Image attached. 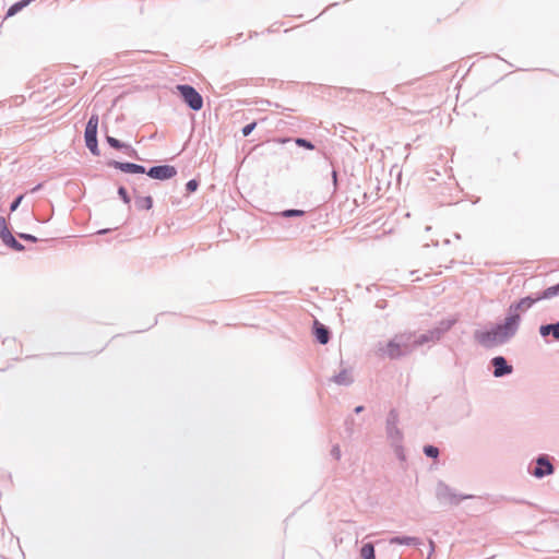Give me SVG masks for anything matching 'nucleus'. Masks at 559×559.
<instances>
[{
	"label": "nucleus",
	"mask_w": 559,
	"mask_h": 559,
	"mask_svg": "<svg viewBox=\"0 0 559 559\" xmlns=\"http://www.w3.org/2000/svg\"><path fill=\"white\" fill-rule=\"evenodd\" d=\"M116 167L124 173H131V174H144L145 168L141 165L133 164V163H116Z\"/></svg>",
	"instance_id": "obj_9"
},
{
	"label": "nucleus",
	"mask_w": 559,
	"mask_h": 559,
	"mask_svg": "<svg viewBox=\"0 0 559 559\" xmlns=\"http://www.w3.org/2000/svg\"><path fill=\"white\" fill-rule=\"evenodd\" d=\"M414 542H415V538H412V537H405V538L395 537L391 540V543H394V544H406V545L413 544Z\"/></svg>",
	"instance_id": "obj_21"
},
{
	"label": "nucleus",
	"mask_w": 559,
	"mask_h": 559,
	"mask_svg": "<svg viewBox=\"0 0 559 559\" xmlns=\"http://www.w3.org/2000/svg\"><path fill=\"white\" fill-rule=\"evenodd\" d=\"M136 204L142 210H150L153 206V199L150 195L148 197H143V198H140L136 201Z\"/></svg>",
	"instance_id": "obj_18"
},
{
	"label": "nucleus",
	"mask_w": 559,
	"mask_h": 559,
	"mask_svg": "<svg viewBox=\"0 0 559 559\" xmlns=\"http://www.w3.org/2000/svg\"><path fill=\"white\" fill-rule=\"evenodd\" d=\"M454 323V321H448L447 323L442 322V331H447L451 328V325Z\"/></svg>",
	"instance_id": "obj_28"
},
{
	"label": "nucleus",
	"mask_w": 559,
	"mask_h": 559,
	"mask_svg": "<svg viewBox=\"0 0 559 559\" xmlns=\"http://www.w3.org/2000/svg\"><path fill=\"white\" fill-rule=\"evenodd\" d=\"M519 325V314L508 316L503 324L488 332L477 334L479 343L485 346H495L513 335Z\"/></svg>",
	"instance_id": "obj_1"
},
{
	"label": "nucleus",
	"mask_w": 559,
	"mask_h": 559,
	"mask_svg": "<svg viewBox=\"0 0 559 559\" xmlns=\"http://www.w3.org/2000/svg\"><path fill=\"white\" fill-rule=\"evenodd\" d=\"M492 365L495 367L493 374L496 377H502L504 374L511 373L512 367L509 366L503 357H495L492 359Z\"/></svg>",
	"instance_id": "obj_7"
},
{
	"label": "nucleus",
	"mask_w": 559,
	"mask_h": 559,
	"mask_svg": "<svg viewBox=\"0 0 559 559\" xmlns=\"http://www.w3.org/2000/svg\"><path fill=\"white\" fill-rule=\"evenodd\" d=\"M360 554L364 559H376L374 548H373V545L370 543L365 544L362 546Z\"/></svg>",
	"instance_id": "obj_16"
},
{
	"label": "nucleus",
	"mask_w": 559,
	"mask_h": 559,
	"mask_svg": "<svg viewBox=\"0 0 559 559\" xmlns=\"http://www.w3.org/2000/svg\"><path fill=\"white\" fill-rule=\"evenodd\" d=\"M107 142L114 148H122L124 146L122 143H120L119 140H117L112 136H107Z\"/></svg>",
	"instance_id": "obj_22"
},
{
	"label": "nucleus",
	"mask_w": 559,
	"mask_h": 559,
	"mask_svg": "<svg viewBox=\"0 0 559 559\" xmlns=\"http://www.w3.org/2000/svg\"><path fill=\"white\" fill-rule=\"evenodd\" d=\"M559 294V284L558 285H555V286H551V287H548L547 289H545L538 297L537 299L539 300H543V299H549V298H552L554 296L558 295Z\"/></svg>",
	"instance_id": "obj_15"
},
{
	"label": "nucleus",
	"mask_w": 559,
	"mask_h": 559,
	"mask_svg": "<svg viewBox=\"0 0 559 559\" xmlns=\"http://www.w3.org/2000/svg\"><path fill=\"white\" fill-rule=\"evenodd\" d=\"M23 199V195H20L14 200V202L11 204V211H15L17 206L20 205L21 201Z\"/></svg>",
	"instance_id": "obj_27"
},
{
	"label": "nucleus",
	"mask_w": 559,
	"mask_h": 559,
	"mask_svg": "<svg viewBox=\"0 0 559 559\" xmlns=\"http://www.w3.org/2000/svg\"><path fill=\"white\" fill-rule=\"evenodd\" d=\"M304 213H305V212H304V211H301V210H287V211L283 212V215H284L285 217H290V216H301V215H304Z\"/></svg>",
	"instance_id": "obj_23"
},
{
	"label": "nucleus",
	"mask_w": 559,
	"mask_h": 559,
	"mask_svg": "<svg viewBox=\"0 0 559 559\" xmlns=\"http://www.w3.org/2000/svg\"><path fill=\"white\" fill-rule=\"evenodd\" d=\"M176 174H177L176 168L170 165L155 166V167H152L147 171V175L151 178L159 179V180L170 179V178L175 177Z\"/></svg>",
	"instance_id": "obj_5"
},
{
	"label": "nucleus",
	"mask_w": 559,
	"mask_h": 559,
	"mask_svg": "<svg viewBox=\"0 0 559 559\" xmlns=\"http://www.w3.org/2000/svg\"><path fill=\"white\" fill-rule=\"evenodd\" d=\"M32 0H22L20 2H16L8 10V16L14 15L16 12L22 10L24 7H26Z\"/></svg>",
	"instance_id": "obj_17"
},
{
	"label": "nucleus",
	"mask_w": 559,
	"mask_h": 559,
	"mask_svg": "<svg viewBox=\"0 0 559 559\" xmlns=\"http://www.w3.org/2000/svg\"><path fill=\"white\" fill-rule=\"evenodd\" d=\"M177 90L182 96L185 103L193 110H200L203 107V98L195 91L194 87L190 85H178Z\"/></svg>",
	"instance_id": "obj_3"
},
{
	"label": "nucleus",
	"mask_w": 559,
	"mask_h": 559,
	"mask_svg": "<svg viewBox=\"0 0 559 559\" xmlns=\"http://www.w3.org/2000/svg\"><path fill=\"white\" fill-rule=\"evenodd\" d=\"M424 452L427 456L436 459L439 454V450L433 445H426Z\"/></svg>",
	"instance_id": "obj_19"
},
{
	"label": "nucleus",
	"mask_w": 559,
	"mask_h": 559,
	"mask_svg": "<svg viewBox=\"0 0 559 559\" xmlns=\"http://www.w3.org/2000/svg\"><path fill=\"white\" fill-rule=\"evenodd\" d=\"M361 411H362V406H358V407H356V408H355V412H356V413H359V412H361Z\"/></svg>",
	"instance_id": "obj_32"
},
{
	"label": "nucleus",
	"mask_w": 559,
	"mask_h": 559,
	"mask_svg": "<svg viewBox=\"0 0 559 559\" xmlns=\"http://www.w3.org/2000/svg\"><path fill=\"white\" fill-rule=\"evenodd\" d=\"M542 336L551 334L556 340H559V322L554 324L542 325L539 329Z\"/></svg>",
	"instance_id": "obj_13"
},
{
	"label": "nucleus",
	"mask_w": 559,
	"mask_h": 559,
	"mask_svg": "<svg viewBox=\"0 0 559 559\" xmlns=\"http://www.w3.org/2000/svg\"><path fill=\"white\" fill-rule=\"evenodd\" d=\"M334 382L341 385L349 384L353 379L348 370H342L338 374L333 378Z\"/></svg>",
	"instance_id": "obj_14"
},
{
	"label": "nucleus",
	"mask_w": 559,
	"mask_h": 559,
	"mask_svg": "<svg viewBox=\"0 0 559 559\" xmlns=\"http://www.w3.org/2000/svg\"><path fill=\"white\" fill-rule=\"evenodd\" d=\"M412 333H402L380 348L381 355L390 359L399 358L412 350Z\"/></svg>",
	"instance_id": "obj_2"
},
{
	"label": "nucleus",
	"mask_w": 559,
	"mask_h": 559,
	"mask_svg": "<svg viewBox=\"0 0 559 559\" xmlns=\"http://www.w3.org/2000/svg\"><path fill=\"white\" fill-rule=\"evenodd\" d=\"M314 335L321 344H326L329 342L328 329L317 320L314 321Z\"/></svg>",
	"instance_id": "obj_11"
},
{
	"label": "nucleus",
	"mask_w": 559,
	"mask_h": 559,
	"mask_svg": "<svg viewBox=\"0 0 559 559\" xmlns=\"http://www.w3.org/2000/svg\"><path fill=\"white\" fill-rule=\"evenodd\" d=\"M197 188H198V182H197L195 180H190V181H188V183H187V189H188L189 191H191V192H192V191H195V190H197Z\"/></svg>",
	"instance_id": "obj_26"
},
{
	"label": "nucleus",
	"mask_w": 559,
	"mask_h": 559,
	"mask_svg": "<svg viewBox=\"0 0 559 559\" xmlns=\"http://www.w3.org/2000/svg\"><path fill=\"white\" fill-rule=\"evenodd\" d=\"M552 472H554L552 465L545 457H539L537 460V466L534 471V475L536 477H543L545 475H550Z\"/></svg>",
	"instance_id": "obj_8"
},
{
	"label": "nucleus",
	"mask_w": 559,
	"mask_h": 559,
	"mask_svg": "<svg viewBox=\"0 0 559 559\" xmlns=\"http://www.w3.org/2000/svg\"><path fill=\"white\" fill-rule=\"evenodd\" d=\"M295 143L298 145V146H301V147H305L307 150H313L314 146L311 142L305 140V139H301V138H298L295 140Z\"/></svg>",
	"instance_id": "obj_20"
},
{
	"label": "nucleus",
	"mask_w": 559,
	"mask_h": 559,
	"mask_svg": "<svg viewBox=\"0 0 559 559\" xmlns=\"http://www.w3.org/2000/svg\"><path fill=\"white\" fill-rule=\"evenodd\" d=\"M0 237L3 240L4 243L20 250L23 247L15 240V238L12 236V234L9 231L7 227H4V230H0Z\"/></svg>",
	"instance_id": "obj_12"
},
{
	"label": "nucleus",
	"mask_w": 559,
	"mask_h": 559,
	"mask_svg": "<svg viewBox=\"0 0 559 559\" xmlns=\"http://www.w3.org/2000/svg\"><path fill=\"white\" fill-rule=\"evenodd\" d=\"M537 301H539V299H537V297L536 298H531V297L522 298L519 302L510 306L508 316H513V314L520 316L521 312L528 310Z\"/></svg>",
	"instance_id": "obj_6"
},
{
	"label": "nucleus",
	"mask_w": 559,
	"mask_h": 559,
	"mask_svg": "<svg viewBox=\"0 0 559 559\" xmlns=\"http://www.w3.org/2000/svg\"><path fill=\"white\" fill-rule=\"evenodd\" d=\"M20 237L26 240L36 241V238L31 235L20 234Z\"/></svg>",
	"instance_id": "obj_29"
},
{
	"label": "nucleus",
	"mask_w": 559,
	"mask_h": 559,
	"mask_svg": "<svg viewBox=\"0 0 559 559\" xmlns=\"http://www.w3.org/2000/svg\"><path fill=\"white\" fill-rule=\"evenodd\" d=\"M97 128H98V116L92 115L90 118L86 128H85V142L86 146L94 155H98V146H97Z\"/></svg>",
	"instance_id": "obj_4"
},
{
	"label": "nucleus",
	"mask_w": 559,
	"mask_h": 559,
	"mask_svg": "<svg viewBox=\"0 0 559 559\" xmlns=\"http://www.w3.org/2000/svg\"><path fill=\"white\" fill-rule=\"evenodd\" d=\"M257 123L255 122H252L250 124H247L243 129H242V134L245 136H248L252 131L253 129L255 128Z\"/></svg>",
	"instance_id": "obj_24"
},
{
	"label": "nucleus",
	"mask_w": 559,
	"mask_h": 559,
	"mask_svg": "<svg viewBox=\"0 0 559 559\" xmlns=\"http://www.w3.org/2000/svg\"><path fill=\"white\" fill-rule=\"evenodd\" d=\"M118 193H119V195L122 198V200H123L126 203H129V202H130V199H129V195H128V193H127V190H126L123 187H120V188H119Z\"/></svg>",
	"instance_id": "obj_25"
},
{
	"label": "nucleus",
	"mask_w": 559,
	"mask_h": 559,
	"mask_svg": "<svg viewBox=\"0 0 559 559\" xmlns=\"http://www.w3.org/2000/svg\"><path fill=\"white\" fill-rule=\"evenodd\" d=\"M4 227H7L5 219L3 217H0V230H4Z\"/></svg>",
	"instance_id": "obj_30"
},
{
	"label": "nucleus",
	"mask_w": 559,
	"mask_h": 559,
	"mask_svg": "<svg viewBox=\"0 0 559 559\" xmlns=\"http://www.w3.org/2000/svg\"><path fill=\"white\" fill-rule=\"evenodd\" d=\"M469 498H472V496H464L461 499H469Z\"/></svg>",
	"instance_id": "obj_33"
},
{
	"label": "nucleus",
	"mask_w": 559,
	"mask_h": 559,
	"mask_svg": "<svg viewBox=\"0 0 559 559\" xmlns=\"http://www.w3.org/2000/svg\"><path fill=\"white\" fill-rule=\"evenodd\" d=\"M288 140H280V143H286Z\"/></svg>",
	"instance_id": "obj_34"
},
{
	"label": "nucleus",
	"mask_w": 559,
	"mask_h": 559,
	"mask_svg": "<svg viewBox=\"0 0 559 559\" xmlns=\"http://www.w3.org/2000/svg\"><path fill=\"white\" fill-rule=\"evenodd\" d=\"M439 336H440L439 332L438 333L430 332L429 335L421 334V335H419L417 337L413 334V338L411 340L412 349L414 347H416V346L423 345L426 342H429V341L435 340V338H439Z\"/></svg>",
	"instance_id": "obj_10"
},
{
	"label": "nucleus",
	"mask_w": 559,
	"mask_h": 559,
	"mask_svg": "<svg viewBox=\"0 0 559 559\" xmlns=\"http://www.w3.org/2000/svg\"><path fill=\"white\" fill-rule=\"evenodd\" d=\"M332 180H334V183H336V180H337V174H336V171H333Z\"/></svg>",
	"instance_id": "obj_31"
}]
</instances>
